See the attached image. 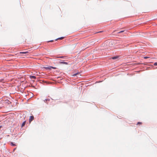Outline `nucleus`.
Instances as JSON below:
<instances>
[{"instance_id":"f257e3e1","label":"nucleus","mask_w":157,"mask_h":157,"mask_svg":"<svg viewBox=\"0 0 157 157\" xmlns=\"http://www.w3.org/2000/svg\"><path fill=\"white\" fill-rule=\"evenodd\" d=\"M34 119V117L33 116H30L29 119V123H30L31 122L33 121Z\"/></svg>"},{"instance_id":"f03ea898","label":"nucleus","mask_w":157,"mask_h":157,"mask_svg":"<svg viewBox=\"0 0 157 157\" xmlns=\"http://www.w3.org/2000/svg\"><path fill=\"white\" fill-rule=\"evenodd\" d=\"M45 68L46 70H48V69L51 70L52 69H56V67H52V66H50V67H45Z\"/></svg>"},{"instance_id":"7ed1b4c3","label":"nucleus","mask_w":157,"mask_h":157,"mask_svg":"<svg viewBox=\"0 0 157 157\" xmlns=\"http://www.w3.org/2000/svg\"><path fill=\"white\" fill-rule=\"evenodd\" d=\"M28 53L29 52L28 51L21 52H20V54H28Z\"/></svg>"},{"instance_id":"20e7f679","label":"nucleus","mask_w":157,"mask_h":157,"mask_svg":"<svg viewBox=\"0 0 157 157\" xmlns=\"http://www.w3.org/2000/svg\"><path fill=\"white\" fill-rule=\"evenodd\" d=\"M30 78H33V79H35L36 78V76H34V75H31L30 76Z\"/></svg>"},{"instance_id":"39448f33","label":"nucleus","mask_w":157,"mask_h":157,"mask_svg":"<svg viewBox=\"0 0 157 157\" xmlns=\"http://www.w3.org/2000/svg\"><path fill=\"white\" fill-rule=\"evenodd\" d=\"M64 38V37H59V38L56 39V40H62L63 39V38Z\"/></svg>"},{"instance_id":"423d86ee","label":"nucleus","mask_w":157,"mask_h":157,"mask_svg":"<svg viewBox=\"0 0 157 157\" xmlns=\"http://www.w3.org/2000/svg\"><path fill=\"white\" fill-rule=\"evenodd\" d=\"M25 122H26V121H24L23 123L22 124V125H21V127H23V126H24V125H25Z\"/></svg>"},{"instance_id":"0eeeda50","label":"nucleus","mask_w":157,"mask_h":157,"mask_svg":"<svg viewBox=\"0 0 157 157\" xmlns=\"http://www.w3.org/2000/svg\"><path fill=\"white\" fill-rule=\"evenodd\" d=\"M78 74V73H75V74H74L72 75V76H75L77 75Z\"/></svg>"},{"instance_id":"6e6552de","label":"nucleus","mask_w":157,"mask_h":157,"mask_svg":"<svg viewBox=\"0 0 157 157\" xmlns=\"http://www.w3.org/2000/svg\"><path fill=\"white\" fill-rule=\"evenodd\" d=\"M142 122H138L136 124L137 125H138V124H142Z\"/></svg>"},{"instance_id":"1a4fd4ad","label":"nucleus","mask_w":157,"mask_h":157,"mask_svg":"<svg viewBox=\"0 0 157 157\" xmlns=\"http://www.w3.org/2000/svg\"><path fill=\"white\" fill-rule=\"evenodd\" d=\"M11 144L12 146H15L16 145V144H13V142H11Z\"/></svg>"},{"instance_id":"9d476101","label":"nucleus","mask_w":157,"mask_h":157,"mask_svg":"<svg viewBox=\"0 0 157 157\" xmlns=\"http://www.w3.org/2000/svg\"><path fill=\"white\" fill-rule=\"evenodd\" d=\"M117 58V56H114L112 57L113 59H115Z\"/></svg>"},{"instance_id":"9b49d317","label":"nucleus","mask_w":157,"mask_h":157,"mask_svg":"<svg viewBox=\"0 0 157 157\" xmlns=\"http://www.w3.org/2000/svg\"><path fill=\"white\" fill-rule=\"evenodd\" d=\"M98 0H93V2L95 3L98 2Z\"/></svg>"},{"instance_id":"f8f14e48","label":"nucleus","mask_w":157,"mask_h":157,"mask_svg":"<svg viewBox=\"0 0 157 157\" xmlns=\"http://www.w3.org/2000/svg\"><path fill=\"white\" fill-rule=\"evenodd\" d=\"M124 32V31H121L119 32H118V33H122L123 32Z\"/></svg>"},{"instance_id":"ddd939ff","label":"nucleus","mask_w":157,"mask_h":157,"mask_svg":"<svg viewBox=\"0 0 157 157\" xmlns=\"http://www.w3.org/2000/svg\"><path fill=\"white\" fill-rule=\"evenodd\" d=\"M53 40H50V41H48V42H53Z\"/></svg>"},{"instance_id":"4468645a","label":"nucleus","mask_w":157,"mask_h":157,"mask_svg":"<svg viewBox=\"0 0 157 157\" xmlns=\"http://www.w3.org/2000/svg\"><path fill=\"white\" fill-rule=\"evenodd\" d=\"M144 59H147V58H148V57H144Z\"/></svg>"},{"instance_id":"2eb2a0df","label":"nucleus","mask_w":157,"mask_h":157,"mask_svg":"<svg viewBox=\"0 0 157 157\" xmlns=\"http://www.w3.org/2000/svg\"><path fill=\"white\" fill-rule=\"evenodd\" d=\"M154 65L155 66L157 65V63L156 62L154 63Z\"/></svg>"},{"instance_id":"dca6fc26","label":"nucleus","mask_w":157,"mask_h":157,"mask_svg":"<svg viewBox=\"0 0 157 157\" xmlns=\"http://www.w3.org/2000/svg\"><path fill=\"white\" fill-rule=\"evenodd\" d=\"M62 63H65V64H67V63L65 62H62Z\"/></svg>"},{"instance_id":"f3484780","label":"nucleus","mask_w":157,"mask_h":157,"mask_svg":"<svg viewBox=\"0 0 157 157\" xmlns=\"http://www.w3.org/2000/svg\"><path fill=\"white\" fill-rule=\"evenodd\" d=\"M47 100H48V99H45V101H47Z\"/></svg>"},{"instance_id":"a211bd4d","label":"nucleus","mask_w":157,"mask_h":157,"mask_svg":"<svg viewBox=\"0 0 157 157\" xmlns=\"http://www.w3.org/2000/svg\"><path fill=\"white\" fill-rule=\"evenodd\" d=\"M116 31H114L113 32V33H114V32H115Z\"/></svg>"}]
</instances>
